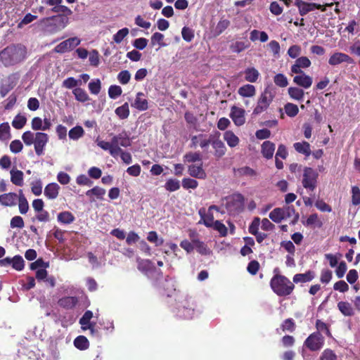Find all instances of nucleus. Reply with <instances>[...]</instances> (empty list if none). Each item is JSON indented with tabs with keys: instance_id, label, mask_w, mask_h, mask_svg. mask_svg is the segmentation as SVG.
Returning a JSON list of instances; mask_svg holds the SVG:
<instances>
[{
	"instance_id": "nucleus-57",
	"label": "nucleus",
	"mask_w": 360,
	"mask_h": 360,
	"mask_svg": "<svg viewBox=\"0 0 360 360\" xmlns=\"http://www.w3.org/2000/svg\"><path fill=\"white\" fill-rule=\"evenodd\" d=\"M105 193V190L104 188H100L98 186H95L93 188L86 191V194L87 196H91V195H94L98 199H102L103 196Z\"/></svg>"
},
{
	"instance_id": "nucleus-1",
	"label": "nucleus",
	"mask_w": 360,
	"mask_h": 360,
	"mask_svg": "<svg viewBox=\"0 0 360 360\" xmlns=\"http://www.w3.org/2000/svg\"><path fill=\"white\" fill-rule=\"evenodd\" d=\"M27 57V47L22 44H10L0 51V63L5 67L18 65Z\"/></svg>"
},
{
	"instance_id": "nucleus-11",
	"label": "nucleus",
	"mask_w": 360,
	"mask_h": 360,
	"mask_svg": "<svg viewBox=\"0 0 360 360\" xmlns=\"http://www.w3.org/2000/svg\"><path fill=\"white\" fill-rule=\"evenodd\" d=\"M245 111L241 108L233 105L231 108L230 117L236 126H242L245 122Z\"/></svg>"
},
{
	"instance_id": "nucleus-49",
	"label": "nucleus",
	"mask_w": 360,
	"mask_h": 360,
	"mask_svg": "<svg viewBox=\"0 0 360 360\" xmlns=\"http://www.w3.org/2000/svg\"><path fill=\"white\" fill-rule=\"evenodd\" d=\"M81 84L82 81L80 79L77 80L72 77H68L63 82V86L69 89H75L77 86Z\"/></svg>"
},
{
	"instance_id": "nucleus-17",
	"label": "nucleus",
	"mask_w": 360,
	"mask_h": 360,
	"mask_svg": "<svg viewBox=\"0 0 360 360\" xmlns=\"http://www.w3.org/2000/svg\"><path fill=\"white\" fill-rule=\"evenodd\" d=\"M60 186L56 183L47 184L44 191V195L49 200L56 199L59 195Z\"/></svg>"
},
{
	"instance_id": "nucleus-25",
	"label": "nucleus",
	"mask_w": 360,
	"mask_h": 360,
	"mask_svg": "<svg viewBox=\"0 0 360 360\" xmlns=\"http://www.w3.org/2000/svg\"><path fill=\"white\" fill-rule=\"evenodd\" d=\"M276 146L270 141H265L262 144V154L266 159H271L274 156Z\"/></svg>"
},
{
	"instance_id": "nucleus-19",
	"label": "nucleus",
	"mask_w": 360,
	"mask_h": 360,
	"mask_svg": "<svg viewBox=\"0 0 360 360\" xmlns=\"http://www.w3.org/2000/svg\"><path fill=\"white\" fill-rule=\"evenodd\" d=\"M78 298L75 296L63 297L58 301V304L65 309H72L78 304Z\"/></svg>"
},
{
	"instance_id": "nucleus-35",
	"label": "nucleus",
	"mask_w": 360,
	"mask_h": 360,
	"mask_svg": "<svg viewBox=\"0 0 360 360\" xmlns=\"http://www.w3.org/2000/svg\"><path fill=\"white\" fill-rule=\"evenodd\" d=\"M245 79L249 82H255L259 76V73L255 68H248L244 71Z\"/></svg>"
},
{
	"instance_id": "nucleus-27",
	"label": "nucleus",
	"mask_w": 360,
	"mask_h": 360,
	"mask_svg": "<svg viewBox=\"0 0 360 360\" xmlns=\"http://www.w3.org/2000/svg\"><path fill=\"white\" fill-rule=\"evenodd\" d=\"M284 216L285 218H292L290 221V224H296L300 219V214L296 212L293 205H288L283 207Z\"/></svg>"
},
{
	"instance_id": "nucleus-12",
	"label": "nucleus",
	"mask_w": 360,
	"mask_h": 360,
	"mask_svg": "<svg viewBox=\"0 0 360 360\" xmlns=\"http://www.w3.org/2000/svg\"><path fill=\"white\" fill-rule=\"evenodd\" d=\"M342 63H347L349 64H352L354 63V60L347 54L336 52L330 56L328 60V63L330 65H338Z\"/></svg>"
},
{
	"instance_id": "nucleus-53",
	"label": "nucleus",
	"mask_w": 360,
	"mask_h": 360,
	"mask_svg": "<svg viewBox=\"0 0 360 360\" xmlns=\"http://www.w3.org/2000/svg\"><path fill=\"white\" fill-rule=\"evenodd\" d=\"M230 25V21L227 19H221L215 28V32L217 35L221 34L225 30H226Z\"/></svg>"
},
{
	"instance_id": "nucleus-46",
	"label": "nucleus",
	"mask_w": 360,
	"mask_h": 360,
	"mask_svg": "<svg viewBox=\"0 0 360 360\" xmlns=\"http://www.w3.org/2000/svg\"><path fill=\"white\" fill-rule=\"evenodd\" d=\"M84 131L81 126L72 128L68 133L69 137L72 140H77L84 135Z\"/></svg>"
},
{
	"instance_id": "nucleus-37",
	"label": "nucleus",
	"mask_w": 360,
	"mask_h": 360,
	"mask_svg": "<svg viewBox=\"0 0 360 360\" xmlns=\"http://www.w3.org/2000/svg\"><path fill=\"white\" fill-rule=\"evenodd\" d=\"M269 218L276 223H280L285 219L283 207H277L274 209L269 213Z\"/></svg>"
},
{
	"instance_id": "nucleus-60",
	"label": "nucleus",
	"mask_w": 360,
	"mask_h": 360,
	"mask_svg": "<svg viewBox=\"0 0 360 360\" xmlns=\"http://www.w3.org/2000/svg\"><path fill=\"white\" fill-rule=\"evenodd\" d=\"M248 46L249 44L245 41H236L231 44V49L233 52L238 53L248 48Z\"/></svg>"
},
{
	"instance_id": "nucleus-2",
	"label": "nucleus",
	"mask_w": 360,
	"mask_h": 360,
	"mask_svg": "<svg viewBox=\"0 0 360 360\" xmlns=\"http://www.w3.org/2000/svg\"><path fill=\"white\" fill-rule=\"evenodd\" d=\"M278 269H274L275 274L271 278L270 287L278 296L287 297L293 292L295 285L285 276L278 274Z\"/></svg>"
},
{
	"instance_id": "nucleus-16",
	"label": "nucleus",
	"mask_w": 360,
	"mask_h": 360,
	"mask_svg": "<svg viewBox=\"0 0 360 360\" xmlns=\"http://www.w3.org/2000/svg\"><path fill=\"white\" fill-rule=\"evenodd\" d=\"M112 139L113 144L116 148H120V146L127 148L131 144V140L125 131L114 136Z\"/></svg>"
},
{
	"instance_id": "nucleus-64",
	"label": "nucleus",
	"mask_w": 360,
	"mask_h": 360,
	"mask_svg": "<svg viewBox=\"0 0 360 360\" xmlns=\"http://www.w3.org/2000/svg\"><path fill=\"white\" fill-rule=\"evenodd\" d=\"M352 202L354 205L360 204V189L357 186L352 188Z\"/></svg>"
},
{
	"instance_id": "nucleus-38",
	"label": "nucleus",
	"mask_w": 360,
	"mask_h": 360,
	"mask_svg": "<svg viewBox=\"0 0 360 360\" xmlns=\"http://www.w3.org/2000/svg\"><path fill=\"white\" fill-rule=\"evenodd\" d=\"M115 112L116 115L121 120L127 119L130 113L128 103H124L122 105L117 107Z\"/></svg>"
},
{
	"instance_id": "nucleus-32",
	"label": "nucleus",
	"mask_w": 360,
	"mask_h": 360,
	"mask_svg": "<svg viewBox=\"0 0 360 360\" xmlns=\"http://www.w3.org/2000/svg\"><path fill=\"white\" fill-rule=\"evenodd\" d=\"M224 139L231 148L236 147L239 143L238 137L232 131H226L224 134Z\"/></svg>"
},
{
	"instance_id": "nucleus-13",
	"label": "nucleus",
	"mask_w": 360,
	"mask_h": 360,
	"mask_svg": "<svg viewBox=\"0 0 360 360\" xmlns=\"http://www.w3.org/2000/svg\"><path fill=\"white\" fill-rule=\"evenodd\" d=\"M311 63L306 56L297 58L295 64L291 66L290 70L292 73H302V68H307L310 67Z\"/></svg>"
},
{
	"instance_id": "nucleus-6",
	"label": "nucleus",
	"mask_w": 360,
	"mask_h": 360,
	"mask_svg": "<svg viewBox=\"0 0 360 360\" xmlns=\"http://www.w3.org/2000/svg\"><path fill=\"white\" fill-rule=\"evenodd\" d=\"M275 97V92L271 87H266L258 98L256 107L253 110L254 115H259L264 112L270 105Z\"/></svg>"
},
{
	"instance_id": "nucleus-41",
	"label": "nucleus",
	"mask_w": 360,
	"mask_h": 360,
	"mask_svg": "<svg viewBox=\"0 0 360 360\" xmlns=\"http://www.w3.org/2000/svg\"><path fill=\"white\" fill-rule=\"evenodd\" d=\"M74 345L80 350H84L89 348V343L88 339L84 335L77 337L74 340Z\"/></svg>"
},
{
	"instance_id": "nucleus-63",
	"label": "nucleus",
	"mask_w": 360,
	"mask_h": 360,
	"mask_svg": "<svg viewBox=\"0 0 360 360\" xmlns=\"http://www.w3.org/2000/svg\"><path fill=\"white\" fill-rule=\"evenodd\" d=\"M337 355L330 349H326L320 356V360H337Z\"/></svg>"
},
{
	"instance_id": "nucleus-54",
	"label": "nucleus",
	"mask_w": 360,
	"mask_h": 360,
	"mask_svg": "<svg viewBox=\"0 0 360 360\" xmlns=\"http://www.w3.org/2000/svg\"><path fill=\"white\" fill-rule=\"evenodd\" d=\"M89 89L92 94L97 95L100 93L101 89V83L100 79L93 80L89 83Z\"/></svg>"
},
{
	"instance_id": "nucleus-9",
	"label": "nucleus",
	"mask_w": 360,
	"mask_h": 360,
	"mask_svg": "<svg viewBox=\"0 0 360 360\" xmlns=\"http://www.w3.org/2000/svg\"><path fill=\"white\" fill-rule=\"evenodd\" d=\"M194 314V304L191 297L185 298L178 307V315L184 319H191Z\"/></svg>"
},
{
	"instance_id": "nucleus-58",
	"label": "nucleus",
	"mask_w": 360,
	"mask_h": 360,
	"mask_svg": "<svg viewBox=\"0 0 360 360\" xmlns=\"http://www.w3.org/2000/svg\"><path fill=\"white\" fill-rule=\"evenodd\" d=\"M122 93V88L117 85H111L108 89V96L112 99H115L121 96Z\"/></svg>"
},
{
	"instance_id": "nucleus-59",
	"label": "nucleus",
	"mask_w": 360,
	"mask_h": 360,
	"mask_svg": "<svg viewBox=\"0 0 360 360\" xmlns=\"http://www.w3.org/2000/svg\"><path fill=\"white\" fill-rule=\"evenodd\" d=\"M51 11L53 13H62V15L68 17V15H71L72 14V10L66 6L60 5L58 6H53Z\"/></svg>"
},
{
	"instance_id": "nucleus-22",
	"label": "nucleus",
	"mask_w": 360,
	"mask_h": 360,
	"mask_svg": "<svg viewBox=\"0 0 360 360\" xmlns=\"http://www.w3.org/2000/svg\"><path fill=\"white\" fill-rule=\"evenodd\" d=\"M144 94L143 92H138L136 95L134 102L131 103V107L140 110L144 111L148 108V103L146 98H143Z\"/></svg>"
},
{
	"instance_id": "nucleus-31",
	"label": "nucleus",
	"mask_w": 360,
	"mask_h": 360,
	"mask_svg": "<svg viewBox=\"0 0 360 360\" xmlns=\"http://www.w3.org/2000/svg\"><path fill=\"white\" fill-rule=\"evenodd\" d=\"M17 200H18V208L20 213L22 214H25L29 210V203L22 190H19L18 198Z\"/></svg>"
},
{
	"instance_id": "nucleus-7",
	"label": "nucleus",
	"mask_w": 360,
	"mask_h": 360,
	"mask_svg": "<svg viewBox=\"0 0 360 360\" xmlns=\"http://www.w3.org/2000/svg\"><path fill=\"white\" fill-rule=\"evenodd\" d=\"M319 173L309 167H305L303 169L302 184L309 191H314L317 187Z\"/></svg>"
},
{
	"instance_id": "nucleus-15",
	"label": "nucleus",
	"mask_w": 360,
	"mask_h": 360,
	"mask_svg": "<svg viewBox=\"0 0 360 360\" xmlns=\"http://www.w3.org/2000/svg\"><path fill=\"white\" fill-rule=\"evenodd\" d=\"M18 195L10 192L0 195V205L4 207H13L17 205Z\"/></svg>"
},
{
	"instance_id": "nucleus-24",
	"label": "nucleus",
	"mask_w": 360,
	"mask_h": 360,
	"mask_svg": "<svg viewBox=\"0 0 360 360\" xmlns=\"http://www.w3.org/2000/svg\"><path fill=\"white\" fill-rule=\"evenodd\" d=\"M193 237L192 238V243L194 245V248L196 249L198 252L202 255H207L210 254V250L207 248V245L204 242L200 241L198 238L197 233L193 232Z\"/></svg>"
},
{
	"instance_id": "nucleus-3",
	"label": "nucleus",
	"mask_w": 360,
	"mask_h": 360,
	"mask_svg": "<svg viewBox=\"0 0 360 360\" xmlns=\"http://www.w3.org/2000/svg\"><path fill=\"white\" fill-rule=\"evenodd\" d=\"M22 139L26 146L34 144L36 154L40 156L44 153L45 146L49 141V136L44 132L34 133L26 131L22 134Z\"/></svg>"
},
{
	"instance_id": "nucleus-50",
	"label": "nucleus",
	"mask_w": 360,
	"mask_h": 360,
	"mask_svg": "<svg viewBox=\"0 0 360 360\" xmlns=\"http://www.w3.org/2000/svg\"><path fill=\"white\" fill-rule=\"evenodd\" d=\"M165 188L169 192H174L180 188L179 181L175 179H169L165 184Z\"/></svg>"
},
{
	"instance_id": "nucleus-39",
	"label": "nucleus",
	"mask_w": 360,
	"mask_h": 360,
	"mask_svg": "<svg viewBox=\"0 0 360 360\" xmlns=\"http://www.w3.org/2000/svg\"><path fill=\"white\" fill-rule=\"evenodd\" d=\"M75 99L79 102L84 103L89 101V96L86 91L82 88H75L72 90Z\"/></svg>"
},
{
	"instance_id": "nucleus-51",
	"label": "nucleus",
	"mask_w": 360,
	"mask_h": 360,
	"mask_svg": "<svg viewBox=\"0 0 360 360\" xmlns=\"http://www.w3.org/2000/svg\"><path fill=\"white\" fill-rule=\"evenodd\" d=\"M201 160H202V158H201L200 153H197V152H194V153L189 152V153H186L184 155V162H195L198 161H201Z\"/></svg>"
},
{
	"instance_id": "nucleus-8",
	"label": "nucleus",
	"mask_w": 360,
	"mask_h": 360,
	"mask_svg": "<svg viewBox=\"0 0 360 360\" xmlns=\"http://www.w3.org/2000/svg\"><path fill=\"white\" fill-rule=\"evenodd\" d=\"M325 339L319 332L311 333L304 342V346L311 352L319 351L324 345Z\"/></svg>"
},
{
	"instance_id": "nucleus-10",
	"label": "nucleus",
	"mask_w": 360,
	"mask_h": 360,
	"mask_svg": "<svg viewBox=\"0 0 360 360\" xmlns=\"http://www.w3.org/2000/svg\"><path fill=\"white\" fill-rule=\"evenodd\" d=\"M80 43L81 40L78 37H70L58 44L53 50L56 53H64L72 50L74 48L79 45Z\"/></svg>"
},
{
	"instance_id": "nucleus-42",
	"label": "nucleus",
	"mask_w": 360,
	"mask_h": 360,
	"mask_svg": "<svg viewBox=\"0 0 360 360\" xmlns=\"http://www.w3.org/2000/svg\"><path fill=\"white\" fill-rule=\"evenodd\" d=\"M288 91L290 98L295 100L301 101L304 98V91L298 87H289Z\"/></svg>"
},
{
	"instance_id": "nucleus-62",
	"label": "nucleus",
	"mask_w": 360,
	"mask_h": 360,
	"mask_svg": "<svg viewBox=\"0 0 360 360\" xmlns=\"http://www.w3.org/2000/svg\"><path fill=\"white\" fill-rule=\"evenodd\" d=\"M10 226L12 229L18 228L22 229L25 226V223L22 217L20 216L13 217L10 221Z\"/></svg>"
},
{
	"instance_id": "nucleus-33",
	"label": "nucleus",
	"mask_w": 360,
	"mask_h": 360,
	"mask_svg": "<svg viewBox=\"0 0 360 360\" xmlns=\"http://www.w3.org/2000/svg\"><path fill=\"white\" fill-rule=\"evenodd\" d=\"M58 221L64 224H72L75 220V216L69 211H63L60 212L57 217Z\"/></svg>"
},
{
	"instance_id": "nucleus-47",
	"label": "nucleus",
	"mask_w": 360,
	"mask_h": 360,
	"mask_svg": "<svg viewBox=\"0 0 360 360\" xmlns=\"http://www.w3.org/2000/svg\"><path fill=\"white\" fill-rule=\"evenodd\" d=\"M295 323L292 318L286 319L281 325V328L283 332H293L295 330Z\"/></svg>"
},
{
	"instance_id": "nucleus-23",
	"label": "nucleus",
	"mask_w": 360,
	"mask_h": 360,
	"mask_svg": "<svg viewBox=\"0 0 360 360\" xmlns=\"http://www.w3.org/2000/svg\"><path fill=\"white\" fill-rule=\"evenodd\" d=\"M188 172L190 176L194 178L205 179L207 176L202 164L200 165H191L188 167Z\"/></svg>"
},
{
	"instance_id": "nucleus-40",
	"label": "nucleus",
	"mask_w": 360,
	"mask_h": 360,
	"mask_svg": "<svg viewBox=\"0 0 360 360\" xmlns=\"http://www.w3.org/2000/svg\"><path fill=\"white\" fill-rule=\"evenodd\" d=\"M201 220L203 221V224L207 227H212L214 221V217L212 214H206L205 209H200L198 212Z\"/></svg>"
},
{
	"instance_id": "nucleus-18",
	"label": "nucleus",
	"mask_w": 360,
	"mask_h": 360,
	"mask_svg": "<svg viewBox=\"0 0 360 360\" xmlns=\"http://www.w3.org/2000/svg\"><path fill=\"white\" fill-rule=\"evenodd\" d=\"M97 145L104 150H108L110 155L113 158H117L119 155V151L121 150V148H116L113 144V139H111L110 142L105 141H99Z\"/></svg>"
},
{
	"instance_id": "nucleus-34",
	"label": "nucleus",
	"mask_w": 360,
	"mask_h": 360,
	"mask_svg": "<svg viewBox=\"0 0 360 360\" xmlns=\"http://www.w3.org/2000/svg\"><path fill=\"white\" fill-rule=\"evenodd\" d=\"M238 94L243 97H252L255 95V87L252 84H245L238 89Z\"/></svg>"
},
{
	"instance_id": "nucleus-30",
	"label": "nucleus",
	"mask_w": 360,
	"mask_h": 360,
	"mask_svg": "<svg viewBox=\"0 0 360 360\" xmlns=\"http://www.w3.org/2000/svg\"><path fill=\"white\" fill-rule=\"evenodd\" d=\"M295 150L305 156L308 157L311 155V151L310 148V144L307 141L296 142L293 144Z\"/></svg>"
},
{
	"instance_id": "nucleus-48",
	"label": "nucleus",
	"mask_w": 360,
	"mask_h": 360,
	"mask_svg": "<svg viewBox=\"0 0 360 360\" xmlns=\"http://www.w3.org/2000/svg\"><path fill=\"white\" fill-rule=\"evenodd\" d=\"M11 137L10 126L8 122L0 124V140L6 141Z\"/></svg>"
},
{
	"instance_id": "nucleus-61",
	"label": "nucleus",
	"mask_w": 360,
	"mask_h": 360,
	"mask_svg": "<svg viewBox=\"0 0 360 360\" xmlns=\"http://www.w3.org/2000/svg\"><path fill=\"white\" fill-rule=\"evenodd\" d=\"M131 74L128 70H122L117 75V79L121 84H127L129 82Z\"/></svg>"
},
{
	"instance_id": "nucleus-26",
	"label": "nucleus",
	"mask_w": 360,
	"mask_h": 360,
	"mask_svg": "<svg viewBox=\"0 0 360 360\" xmlns=\"http://www.w3.org/2000/svg\"><path fill=\"white\" fill-rule=\"evenodd\" d=\"M315 277L313 271L309 270L304 274H297L292 278L293 283H307L312 281Z\"/></svg>"
},
{
	"instance_id": "nucleus-52",
	"label": "nucleus",
	"mask_w": 360,
	"mask_h": 360,
	"mask_svg": "<svg viewBox=\"0 0 360 360\" xmlns=\"http://www.w3.org/2000/svg\"><path fill=\"white\" fill-rule=\"evenodd\" d=\"M275 84L279 87H285L288 84L287 77L281 73L276 75L274 77Z\"/></svg>"
},
{
	"instance_id": "nucleus-4",
	"label": "nucleus",
	"mask_w": 360,
	"mask_h": 360,
	"mask_svg": "<svg viewBox=\"0 0 360 360\" xmlns=\"http://www.w3.org/2000/svg\"><path fill=\"white\" fill-rule=\"evenodd\" d=\"M41 25L50 34H56L63 30L69 23V19L64 15L58 14L41 20Z\"/></svg>"
},
{
	"instance_id": "nucleus-21",
	"label": "nucleus",
	"mask_w": 360,
	"mask_h": 360,
	"mask_svg": "<svg viewBox=\"0 0 360 360\" xmlns=\"http://www.w3.org/2000/svg\"><path fill=\"white\" fill-rule=\"evenodd\" d=\"M295 5L298 8L300 15L304 16L315 10V3H309L302 0H296Z\"/></svg>"
},
{
	"instance_id": "nucleus-43",
	"label": "nucleus",
	"mask_w": 360,
	"mask_h": 360,
	"mask_svg": "<svg viewBox=\"0 0 360 360\" xmlns=\"http://www.w3.org/2000/svg\"><path fill=\"white\" fill-rule=\"evenodd\" d=\"M27 118L20 114L17 115L12 121V126L16 129H20L26 124Z\"/></svg>"
},
{
	"instance_id": "nucleus-14",
	"label": "nucleus",
	"mask_w": 360,
	"mask_h": 360,
	"mask_svg": "<svg viewBox=\"0 0 360 360\" xmlns=\"http://www.w3.org/2000/svg\"><path fill=\"white\" fill-rule=\"evenodd\" d=\"M297 75L293 78V82L297 85L304 89L309 88L313 82L312 77L306 75L304 72L302 73H297Z\"/></svg>"
},
{
	"instance_id": "nucleus-45",
	"label": "nucleus",
	"mask_w": 360,
	"mask_h": 360,
	"mask_svg": "<svg viewBox=\"0 0 360 360\" xmlns=\"http://www.w3.org/2000/svg\"><path fill=\"white\" fill-rule=\"evenodd\" d=\"M284 110L286 115L290 117H295L299 112V108L297 105L288 103L284 105Z\"/></svg>"
},
{
	"instance_id": "nucleus-44",
	"label": "nucleus",
	"mask_w": 360,
	"mask_h": 360,
	"mask_svg": "<svg viewBox=\"0 0 360 360\" xmlns=\"http://www.w3.org/2000/svg\"><path fill=\"white\" fill-rule=\"evenodd\" d=\"M316 328L317 330L316 332H319L320 333L321 332H324L325 334L328 337H329V338L332 337V333L330 330L329 326L328 324H326V323H324L323 321H322L321 320H320V319L316 320Z\"/></svg>"
},
{
	"instance_id": "nucleus-55",
	"label": "nucleus",
	"mask_w": 360,
	"mask_h": 360,
	"mask_svg": "<svg viewBox=\"0 0 360 360\" xmlns=\"http://www.w3.org/2000/svg\"><path fill=\"white\" fill-rule=\"evenodd\" d=\"M92 317L93 313L91 311L87 310L84 312L82 317L79 319V323L82 326V328L94 324V323L90 321Z\"/></svg>"
},
{
	"instance_id": "nucleus-29",
	"label": "nucleus",
	"mask_w": 360,
	"mask_h": 360,
	"mask_svg": "<svg viewBox=\"0 0 360 360\" xmlns=\"http://www.w3.org/2000/svg\"><path fill=\"white\" fill-rule=\"evenodd\" d=\"M338 308L340 311L345 316H352L354 315V309L352 304L348 302H339L338 303Z\"/></svg>"
},
{
	"instance_id": "nucleus-5",
	"label": "nucleus",
	"mask_w": 360,
	"mask_h": 360,
	"mask_svg": "<svg viewBox=\"0 0 360 360\" xmlns=\"http://www.w3.org/2000/svg\"><path fill=\"white\" fill-rule=\"evenodd\" d=\"M224 205L226 212L230 215H238L245 209V198L239 193H234L225 198Z\"/></svg>"
},
{
	"instance_id": "nucleus-20",
	"label": "nucleus",
	"mask_w": 360,
	"mask_h": 360,
	"mask_svg": "<svg viewBox=\"0 0 360 360\" xmlns=\"http://www.w3.org/2000/svg\"><path fill=\"white\" fill-rule=\"evenodd\" d=\"M212 146L214 150V155L217 158H221L225 155L226 152V148L223 141H221L219 138H213Z\"/></svg>"
},
{
	"instance_id": "nucleus-28",
	"label": "nucleus",
	"mask_w": 360,
	"mask_h": 360,
	"mask_svg": "<svg viewBox=\"0 0 360 360\" xmlns=\"http://www.w3.org/2000/svg\"><path fill=\"white\" fill-rule=\"evenodd\" d=\"M11 181L15 186H22L23 185L24 174L21 170L13 168L10 171Z\"/></svg>"
},
{
	"instance_id": "nucleus-56",
	"label": "nucleus",
	"mask_w": 360,
	"mask_h": 360,
	"mask_svg": "<svg viewBox=\"0 0 360 360\" xmlns=\"http://www.w3.org/2000/svg\"><path fill=\"white\" fill-rule=\"evenodd\" d=\"M182 38L187 42L191 41L194 38V31L186 26H184L181 30Z\"/></svg>"
},
{
	"instance_id": "nucleus-36",
	"label": "nucleus",
	"mask_w": 360,
	"mask_h": 360,
	"mask_svg": "<svg viewBox=\"0 0 360 360\" xmlns=\"http://www.w3.org/2000/svg\"><path fill=\"white\" fill-rule=\"evenodd\" d=\"M8 260L9 265H11L14 269L21 271L24 269L25 262L20 255H15L13 258L8 257Z\"/></svg>"
}]
</instances>
